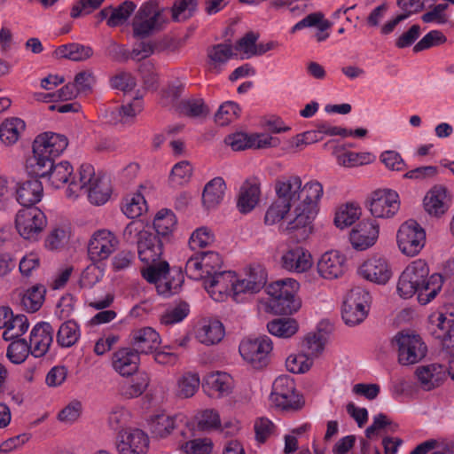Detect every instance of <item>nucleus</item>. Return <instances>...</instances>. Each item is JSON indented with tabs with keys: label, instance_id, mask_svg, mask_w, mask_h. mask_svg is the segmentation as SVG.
Returning a JSON list of instances; mask_svg holds the SVG:
<instances>
[{
	"label": "nucleus",
	"instance_id": "f3484780",
	"mask_svg": "<svg viewBox=\"0 0 454 454\" xmlns=\"http://www.w3.org/2000/svg\"><path fill=\"white\" fill-rule=\"evenodd\" d=\"M358 271L364 278L380 285L386 284L392 276L388 262L380 256L369 258L360 266Z\"/></svg>",
	"mask_w": 454,
	"mask_h": 454
},
{
	"label": "nucleus",
	"instance_id": "6ab92c4d",
	"mask_svg": "<svg viewBox=\"0 0 454 454\" xmlns=\"http://www.w3.org/2000/svg\"><path fill=\"white\" fill-rule=\"evenodd\" d=\"M415 377L419 387L425 391L439 387L446 380V370L440 364L418 366Z\"/></svg>",
	"mask_w": 454,
	"mask_h": 454
},
{
	"label": "nucleus",
	"instance_id": "b1692460",
	"mask_svg": "<svg viewBox=\"0 0 454 454\" xmlns=\"http://www.w3.org/2000/svg\"><path fill=\"white\" fill-rule=\"evenodd\" d=\"M261 183L257 177L247 178L239 189L237 207L239 210L247 214L252 211L257 205L260 195Z\"/></svg>",
	"mask_w": 454,
	"mask_h": 454
},
{
	"label": "nucleus",
	"instance_id": "bf43d9fd",
	"mask_svg": "<svg viewBox=\"0 0 454 454\" xmlns=\"http://www.w3.org/2000/svg\"><path fill=\"white\" fill-rule=\"evenodd\" d=\"M239 106L232 101H227L222 104L215 115V121L224 126L236 120L239 114Z\"/></svg>",
	"mask_w": 454,
	"mask_h": 454
},
{
	"label": "nucleus",
	"instance_id": "c03bdc74",
	"mask_svg": "<svg viewBox=\"0 0 454 454\" xmlns=\"http://www.w3.org/2000/svg\"><path fill=\"white\" fill-rule=\"evenodd\" d=\"M332 27V22L325 19V15L321 12H312L301 20L297 22L291 29L292 33L301 30L306 27H317L321 32L326 31Z\"/></svg>",
	"mask_w": 454,
	"mask_h": 454
},
{
	"label": "nucleus",
	"instance_id": "9b49d317",
	"mask_svg": "<svg viewBox=\"0 0 454 454\" xmlns=\"http://www.w3.org/2000/svg\"><path fill=\"white\" fill-rule=\"evenodd\" d=\"M272 349V343L269 337L262 336L256 339H247L239 345L241 356L254 368H262L267 364L268 356Z\"/></svg>",
	"mask_w": 454,
	"mask_h": 454
},
{
	"label": "nucleus",
	"instance_id": "a878e982",
	"mask_svg": "<svg viewBox=\"0 0 454 454\" xmlns=\"http://www.w3.org/2000/svg\"><path fill=\"white\" fill-rule=\"evenodd\" d=\"M100 177L96 176L95 169L92 165L83 163L81 165L78 171V177L74 175L72 181L67 190V196L70 199H75L79 196L82 191L87 192L90 186L94 184Z\"/></svg>",
	"mask_w": 454,
	"mask_h": 454
},
{
	"label": "nucleus",
	"instance_id": "8fccbe9b",
	"mask_svg": "<svg viewBox=\"0 0 454 454\" xmlns=\"http://www.w3.org/2000/svg\"><path fill=\"white\" fill-rule=\"evenodd\" d=\"M233 55L231 44L219 43L207 50L210 68H217L226 63Z\"/></svg>",
	"mask_w": 454,
	"mask_h": 454
},
{
	"label": "nucleus",
	"instance_id": "72a5a7b5",
	"mask_svg": "<svg viewBox=\"0 0 454 454\" xmlns=\"http://www.w3.org/2000/svg\"><path fill=\"white\" fill-rule=\"evenodd\" d=\"M225 192V183L222 177H215L209 181L203 191V204L207 208L215 207L219 205L223 199Z\"/></svg>",
	"mask_w": 454,
	"mask_h": 454
},
{
	"label": "nucleus",
	"instance_id": "0eeeda50",
	"mask_svg": "<svg viewBox=\"0 0 454 454\" xmlns=\"http://www.w3.org/2000/svg\"><path fill=\"white\" fill-rule=\"evenodd\" d=\"M393 342L397 347L398 362L402 365L417 364L426 356L427 346L419 335L400 333Z\"/></svg>",
	"mask_w": 454,
	"mask_h": 454
},
{
	"label": "nucleus",
	"instance_id": "603ef678",
	"mask_svg": "<svg viewBox=\"0 0 454 454\" xmlns=\"http://www.w3.org/2000/svg\"><path fill=\"white\" fill-rule=\"evenodd\" d=\"M291 207L288 203L276 198L265 213L264 223L267 225L279 223L289 213Z\"/></svg>",
	"mask_w": 454,
	"mask_h": 454
},
{
	"label": "nucleus",
	"instance_id": "680f3d73",
	"mask_svg": "<svg viewBox=\"0 0 454 454\" xmlns=\"http://www.w3.org/2000/svg\"><path fill=\"white\" fill-rule=\"evenodd\" d=\"M313 360L305 353L290 355L286 360V369L293 373H304L312 366Z\"/></svg>",
	"mask_w": 454,
	"mask_h": 454
},
{
	"label": "nucleus",
	"instance_id": "ddd939ff",
	"mask_svg": "<svg viewBox=\"0 0 454 454\" xmlns=\"http://www.w3.org/2000/svg\"><path fill=\"white\" fill-rule=\"evenodd\" d=\"M204 286L210 296L216 301H223L228 296L234 300L236 275L230 270L215 272L204 280Z\"/></svg>",
	"mask_w": 454,
	"mask_h": 454
},
{
	"label": "nucleus",
	"instance_id": "c9c22d12",
	"mask_svg": "<svg viewBox=\"0 0 454 454\" xmlns=\"http://www.w3.org/2000/svg\"><path fill=\"white\" fill-rule=\"evenodd\" d=\"M80 338V329L74 320H67L59 326L56 340L61 348H70L74 346Z\"/></svg>",
	"mask_w": 454,
	"mask_h": 454
},
{
	"label": "nucleus",
	"instance_id": "13d9d810",
	"mask_svg": "<svg viewBox=\"0 0 454 454\" xmlns=\"http://www.w3.org/2000/svg\"><path fill=\"white\" fill-rule=\"evenodd\" d=\"M121 210L129 218H137L147 210L146 201L143 195L136 193L126 200Z\"/></svg>",
	"mask_w": 454,
	"mask_h": 454
},
{
	"label": "nucleus",
	"instance_id": "aec40b11",
	"mask_svg": "<svg viewBox=\"0 0 454 454\" xmlns=\"http://www.w3.org/2000/svg\"><path fill=\"white\" fill-rule=\"evenodd\" d=\"M53 327L50 323L41 322L34 326L30 333L29 345L35 357L43 356L53 341Z\"/></svg>",
	"mask_w": 454,
	"mask_h": 454
},
{
	"label": "nucleus",
	"instance_id": "2f4dec72",
	"mask_svg": "<svg viewBox=\"0 0 454 454\" xmlns=\"http://www.w3.org/2000/svg\"><path fill=\"white\" fill-rule=\"evenodd\" d=\"M442 285L443 278L440 274L434 273L425 278L415 294L418 295L419 302L421 305H426L432 301L442 290Z\"/></svg>",
	"mask_w": 454,
	"mask_h": 454
},
{
	"label": "nucleus",
	"instance_id": "e2e57ef3",
	"mask_svg": "<svg viewBox=\"0 0 454 454\" xmlns=\"http://www.w3.org/2000/svg\"><path fill=\"white\" fill-rule=\"evenodd\" d=\"M147 421L152 426H176L180 424L187 426L184 415L176 414L170 416L162 411H155L149 417Z\"/></svg>",
	"mask_w": 454,
	"mask_h": 454
},
{
	"label": "nucleus",
	"instance_id": "69168bd1",
	"mask_svg": "<svg viewBox=\"0 0 454 454\" xmlns=\"http://www.w3.org/2000/svg\"><path fill=\"white\" fill-rule=\"evenodd\" d=\"M274 405L285 412H292L301 409L304 404L302 397L297 393L293 395H284L283 398L275 397L271 400Z\"/></svg>",
	"mask_w": 454,
	"mask_h": 454
},
{
	"label": "nucleus",
	"instance_id": "9d476101",
	"mask_svg": "<svg viewBox=\"0 0 454 454\" xmlns=\"http://www.w3.org/2000/svg\"><path fill=\"white\" fill-rule=\"evenodd\" d=\"M149 436L140 427H123L118 434L116 449L119 454H146Z\"/></svg>",
	"mask_w": 454,
	"mask_h": 454
},
{
	"label": "nucleus",
	"instance_id": "dca6fc26",
	"mask_svg": "<svg viewBox=\"0 0 454 454\" xmlns=\"http://www.w3.org/2000/svg\"><path fill=\"white\" fill-rule=\"evenodd\" d=\"M437 322L434 334L442 340V349L450 356L448 373L454 380V320L440 314Z\"/></svg>",
	"mask_w": 454,
	"mask_h": 454
},
{
	"label": "nucleus",
	"instance_id": "bb28decb",
	"mask_svg": "<svg viewBox=\"0 0 454 454\" xmlns=\"http://www.w3.org/2000/svg\"><path fill=\"white\" fill-rule=\"evenodd\" d=\"M281 262L284 269L298 273L304 272L312 266L310 254L301 247L288 249L282 255Z\"/></svg>",
	"mask_w": 454,
	"mask_h": 454
},
{
	"label": "nucleus",
	"instance_id": "a18cd8bd",
	"mask_svg": "<svg viewBox=\"0 0 454 454\" xmlns=\"http://www.w3.org/2000/svg\"><path fill=\"white\" fill-rule=\"evenodd\" d=\"M360 207L353 203L341 206L336 212L334 223L338 228L344 229L352 225L360 216Z\"/></svg>",
	"mask_w": 454,
	"mask_h": 454
},
{
	"label": "nucleus",
	"instance_id": "39448f33",
	"mask_svg": "<svg viewBox=\"0 0 454 454\" xmlns=\"http://www.w3.org/2000/svg\"><path fill=\"white\" fill-rule=\"evenodd\" d=\"M46 226V215L36 207H24L16 214L15 228L24 239L37 240Z\"/></svg>",
	"mask_w": 454,
	"mask_h": 454
},
{
	"label": "nucleus",
	"instance_id": "423d86ee",
	"mask_svg": "<svg viewBox=\"0 0 454 454\" xmlns=\"http://www.w3.org/2000/svg\"><path fill=\"white\" fill-rule=\"evenodd\" d=\"M165 23L162 11L156 4H145L133 19V35L135 37L145 38L160 30Z\"/></svg>",
	"mask_w": 454,
	"mask_h": 454
},
{
	"label": "nucleus",
	"instance_id": "393cba45",
	"mask_svg": "<svg viewBox=\"0 0 454 454\" xmlns=\"http://www.w3.org/2000/svg\"><path fill=\"white\" fill-rule=\"evenodd\" d=\"M301 180L298 176L279 177L275 184L277 198L292 207L299 202Z\"/></svg>",
	"mask_w": 454,
	"mask_h": 454
},
{
	"label": "nucleus",
	"instance_id": "c85d7f7f",
	"mask_svg": "<svg viewBox=\"0 0 454 454\" xmlns=\"http://www.w3.org/2000/svg\"><path fill=\"white\" fill-rule=\"evenodd\" d=\"M224 336V327L217 319H203L196 331V338L205 345L219 343Z\"/></svg>",
	"mask_w": 454,
	"mask_h": 454
},
{
	"label": "nucleus",
	"instance_id": "f8f14e48",
	"mask_svg": "<svg viewBox=\"0 0 454 454\" xmlns=\"http://www.w3.org/2000/svg\"><path fill=\"white\" fill-rule=\"evenodd\" d=\"M371 214L378 218L394 216L400 207L399 196L396 192L388 189L374 191L368 200Z\"/></svg>",
	"mask_w": 454,
	"mask_h": 454
},
{
	"label": "nucleus",
	"instance_id": "7ed1b4c3",
	"mask_svg": "<svg viewBox=\"0 0 454 454\" xmlns=\"http://www.w3.org/2000/svg\"><path fill=\"white\" fill-rule=\"evenodd\" d=\"M299 283L292 278L280 279L267 286L270 296L269 307L276 314H292L301 307V301L296 297Z\"/></svg>",
	"mask_w": 454,
	"mask_h": 454
},
{
	"label": "nucleus",
	"instance_id": "e433bc0d",
	"mask_svg": "<svg viewBox=\"0 0 454 454\" xmlns=\"http://www.w3.org/2000/svg\"><path fill=\"white\" fill-rule=\"evenodd\" d=\"M176 224V219L174 213L169 209L160 210L153 220V227L156 236L167 239L172 233Z\"/></svg>",
	"mask_w": 454,
	"mask_h": 454
},
{
	"label": "nucleus",
	"instance_id": "6e6552de",
	"mask_svg": "<svg viewBox=\"0 0 454 454\" xmlns=\"http://www.w3.org/2000/svg\"><path fill=\"white\" fill-rule=\"evenodd\" d=\"M396 238L400 250L408 256H414L425 246L426 232L416 221L409 220L400 226Z\"/></svg>",
	"mask_w": 454,
	"mask_h": 454
},
{
	"label": "nucleus",
	"instance_id": "774afa93",
	"mask_svg": "<svg viewBox=\"0 0 454 454\" xmlns=\"http://www.w3.org/2000/svg\"><path fill=\"white\" fill-rule=\"evenodd\" d=\"M104 276V269L96 263L87 266L82 271L80 284L82 287L90 288L101 280Z\"/></svg>",
	"mask_w": 454,
	"mask_h": 454
},
{
	"label": "nucleus",
	"instance_id": "58836bf2",
	"mask_svg": "<svg viewBox=\"0 0 454 454\" xmlns=\"http://www.w3.org/2000/svg\"><path fill=\"white\" fill-rule=\"evenodd\" d=\"M25 129V122L20 118L6 120L0 126V139L5 145H13Z\"/></svg>",
	"mask_w": 454,
	"mask_h": 454
},
{
	"label": "nucleus",
	"instance_id": "ea45409f",
	"mask_svg": "<svg viewBox=\"0 0 454 454\" xmlns=\"http://www.w3.org/2000/svg\"><path fill=\"white\" fill-rule=\"evenodd\" d=\"M180 114L189 117H204L209 114V108L204 100L200 98H191L182 99L177 105V110Z\"/></svg>",
	"mask_w": 454,
	"mask_h": 454
},
{
	"label": "nucleus",
	"instance_id": "de8ad7c7",
	"mask_svg": "<svg viewBox=\"0 0 454 454\" xmlns=\"http://www.w3.org/2000/svg\"><path fill=\"white\" fill-rule=\"evenodd\" d=\"M148 266L142 269L143 278L149 283L157 285L165 276L169 273V265L166 261H157L156 262L146 263Z\"/></svg>",
	"mask_w": 454,
	"mask_h": 454
},
{
	"label": "nucleus",
	"instance_id": "37998d69",
	"mask_svg": "<svg viewBox=\"0 0 454 454\" xmlns=\"http://www.w3.org/2000/svg\"><path fill=\"white\" fill-rule=\"evenodd\" d=\"M46 289L42 285L29 288L21 298V305L28 312L37 311L43 305Z\"/></svg>",
	"mask_w": 454,
	"mask_h": 454
},
{
	"label": "nucleus",
	"instance_id": "f704fd0d",
	"mask_svg": "<svg viewBox=\"0 0 454 454\" xmlns=\"http://www.w3.org/2000/svg\"><path fill=\"white\" fill-rule=\"evenodd\" d=\"M74 176V168L67 160H62L54 164L47 178L51 185L56 189L64 186L72 181Z\"/></svg>",
	"mask_w": 454,
	"mask_h": 454
},
{
	"label": "nucleus",
	"instance_id": "5701e85b",
	"mask_svg": "<svg viewBox=\"0 0 454 454\" xmlns=\"http://www.w3.org/2000/svg\"><path fill=\"white\" fill-rule=\"evenodd\" d=\"M140 363V356L129 348H119L112 356V365L121 376H130L135 373Z\"/></svg>",
	"mask_w": 454,
	"mask_h": 454
},
{
	"label": "nucleus",
	"instance_id": "f03ea898",
	"mask_svg": "<svg viewBox=\"0 0 454 454\" xmlns=\"http://www.w3.org/2000/svg\"><path fill=\"white\" fill-rule=\"evenodd\" d=\"M129 243H136L139 259L145 263L156 262L163 253L164 241L140 221L130 222L123 231Z\"/></svg>",
	"mask_w": 454,
	"mask_h": 454
},
{
	"label": "nucleus",
	"instance_id": "052dcab7",
	"mask_svg": "<svg viewBox=\"0 0 454 454\" xmlns=\"http://www.w3.org/2000/svg\"><path fill=\"white\" fill-rule=\"evenodd\" d=\"M447 42V37L440 30H432L425 35L413 47L414 52H419Z\"/></svg>",
	"mask_w": 454,
	"mask_h": 454
},
{
	"label": "nucleus",
	"instance_id": "c756f323",
	"mask_svg": "<svg viewBox=\"0 0 454 454\" xmlns=\"http://www.w3.org/2000/svg\"><path fill=\"white\" fill-rule=\"evenodd\" d=\"M203 387L210 395L225 396L231 392L232 379L225 372H212L206 376Z\"/></svg>",
	"mask_w": 454,
	"mask_h": 454
},
{
	"label": "nucleus",
	"instance_id": "864d4df0",
	"mask_svg": "<svg viewBox=\"0 0 454 454\" xmlns=\"http://www.w3.org/2000/svg\"><path fill=\"white\" fill-rule=\"evenodd\" d=\"M136 9V4L131 1H125L117 8H112L111 16L107 20L110 27H115L124 24Z\"/></svg>",
	"mask_w": 454,
	"mask_h": 454
},
{
	"label": "nucleus",
	"instance_id": "6e6d98bb",
	"mask_svg": "<svg viewBox=\"0 0 454 454\" xmlns=\"http://www.w3.org/2000/svg\"><path fill=\"white\" fill-rule=\"evenodd\" d=\"M31 353L30 345L24 339L12 340L7 348V357L13 364H21Z\"/></svg>",
	"mask_w": 454,
	"mask_h": 454
},
{
	"label": "nucleus",
	"instance_id": "473e14b6",
	"mask_svg": "<svg viewBox=\"0 0 454 454\" xmlns=\"http://www.w3.org/2000/svg\"><path fill=\"white\" fill-rule=\"evenodd\" d=\"M33 157L27 161L29 173L38 177H47L54 165V158L38 152L33 145Z\"/></svg>",
	"mask_w": 454,
	"mask_h": 454
},
{
	"label": "nucleus",
	"instance_id": "a19ab883",
	"mask_svg": "<svg viewBox=\"0 0 454 454\" xmlns=\"http://www.w3.org/2000/svg\"><path fill=\"white\" fill-rule=\"evenodd\" d=\"M200 377L197 373L184 372L176 381V395L181 398H190L200 387Z\"/></svg>",
	"mask_w": 454,
	"mask_h": 454
},
{
	"label": "nucleus",
	"instance_id": "f257e3e1",
	"mask_svg": "<svg viewBox=\"0 0 454 454\" xmlns=\"http://www.w3.org/2000/svg\"><path fill=\"white\" fill-rule=\"evenodd\" d=\"M323 192V185L317 180L307 182L301 186L299 202L294 209V218L286 226L281 225L280 231L291 232L309 226L317 214Z\"/></svg>",
	"mask_w": 454,
	"mask_h": 454
},
{
	"label": "nucleus",
	"instance_id": "3c124183",
	"mask_svg": "<svg viewBox=\"0 0 454 454\" xmlns=\"http://www.w3.org/2000/svg\"><path fill=\"white\" fill-rule=\"evenodd\" d=\"M28 326V320L25 315L13 316L3 333V339L6 341L18 339L27 331Z\"/></svg>",
	"mask_w": 454,
	"mask_h": 454
},
{
	"label": "nucleus",
	"instance_id": "4468645a",
	"mask_svg": "<svg viewBox=\"0 0 454 454\" xmlns=\"http://www.w3.org/2000/svg\"><path fill=\"white\" fill-rule=\"evenodd\" d=\"M119 240L112 231L102 229L95 231L88 244V254L91 261L107 259L118 247Z\"/></svg>",
	"mask_w": 454,
	"mask_h": 454
},
{
	"label": "nucleus",
	"instance_id": "1a4fd4ad",
	"mask_svg": "<svg viewBox=\"0 0 454 454\" xmlns=\"http://www.w3.org/2000/svg\"><path fill=\"white\" fill-rule=\"evenodd\" d=\"M429 274L427 262L423 260H416L410 263L401 274L397 283V292L404 299L412 297L424 278Z\"/></svg>",
	"mask_w": 454,
	"mask_h": 454
},
{
	"label": "nucleus",
	"instance_id": "09e8293b",
	"mask_svg": "<svg viewBox=\"0 0 454 454\" xmlns=\"http://www.w3.org/2000/svg\"><path fill=\"white\" fill-rule=\"evenodd\" d=\"M198 0H176L171 15L174 21L181 22L192 17L197 10Z\"/></svg>",
	"mask_w": 454,
	"mask_h": 454
},
{
	"label": "nucleus",
	"instance_id": "20e7f679",
	"mask_svg": "<svg viewBox=\"0 0 454 454\" xmlns=\"http://www.w3.org/2000/svg\"><path fill=\"white\" fill-rule=\"evenodd\" d=\"M371 295L365 289L356 286L347 294L342 305V318L348 325L362 323L368 315Z\"/></svg>",
	"mask_w": 454,
	"mask_h": 454
},
{
	"label": "nucleus",
	"instance_id": "49530a36",
	"mask_svg": "<svg viewBox=\"0 0 454 454\" xmlns=\"http://www.w3.org/2000/svg\"><path fill=\"white\" fill-rule=\"evenodd\" d=\"M86 193L92 204L99 206L108 200L111 194V187L107 180L99 178L97 182H94L92 186L87 189Z\"/></svg>",
	"mask_w": 454,
	"mask_h": 454
},
{
	"label": "nucleus",
	"instance_id": "4d7b16f0",
	"mask_svg": "<svg viewBox=\"0 0 454 454\" xmlns=\"http://www.w3.org/2000/svg\"><path fill=\"white\" fill-rule=\"evenodd\" d=\"M215 242V235L207 227L196 229L189 239V247L192 250H199L210 247Z\"/></svg>",
	"mask_w": 454,
	"mask_h": 454
},
{
	"label": "nucleus",
	"instance_id": "4c0bfd02",
	"mask_svg": "<svg viewBox=\"0 0 454 454\" xmlns=\"http://www.w3.org/2000/svg\"><path fill=\"white\" fill-rule=\"evenodd\" d=\"M267 329L272 335L280 338H290L298 331V323L289 317L274 319L267 324Z\"/></svg>",
	"mask_w": 454,
	"mask_h": 454
},
{
	"label": "nucleus",
	"instance_id": "79ce46f5",
	"mask_svg": "<svg viewBox=\"0 0 454 454\" xmlns=\"http://www.w3.org/2000/svg\"><path fill=\"white\" fill-rule=\"evenodd\" d=\"M56 54L59 58H65L74 61H82L91 57L93 51L89 46L70 43L59 47L56 50Z\"/></svg>",
	"mask_w": 454,
	"mask_h": 454
},
{
	"label": "nucleus",
	"instance_id": "a211bd4d",
	"mask_svg": "<svg viewBox=\"0 0 454 454\" xmlns=\"http://www.w3.org/2000/svg\"><path fill=\"white\" fill-rule=\"evenodd\" d=\"M379 237V224L374 220L363 221L353 229L349 240L356 250H365L374 245Z\"/></svg>",
	"mask_w": 454,
	"mask_h": 454
},
{
	"label": "nucleus",
	"instance_id": "0e129e2a",
	"mask_svg": "<svg viewBox=\"0 0 454 454\" xmlns=\"http://www.w3.org/2000/svg\"><path fill=\"white\" fill-rule=\"evenodd\" d=\"M325 343L322 336L317 333L308 334L301 344L302 352L311 359L318 356L324 350Z\"/></svg>",
	"mask_w": 454,
	"mask_h": 454
},
{
	"label": "nucleus",
	"instance_id": "4be33fe9",
	"mask_svg": "<svg viewBox=\"0 0 454 454\" xmlns=\"http://www.w3.org/2000/svg\"><path fill=\"white\" fill-rule=\"evenodd\" d=\"M33 145L37 148L38 152L56 158L67 149L68 140L64 135L44 132L35 137Z\"/></svg>",
	"mask_w": 454,
	"mask_h": 454
},
{
	"label": "nucleus",
	"instance_id": "7c9ffc66",
	"mask_svg": "<svg viewBox=\"0 0 454 454\" xmlns=\"http://www.w3.org/2000/svg\"><path fill=\"white\" fill-rule=\"evenodd\" d=\"M425 210L431 215L441 216L448 210L447 191L442 186H434L424 199Z\"/></svg>",
	"mask_w": 454,
	"mask_h": 454
},
{
	"label": "nucleus",
	"instance_id": "2eb2a0df",
	"mask_svg": "<svg viewBox=\"0 0 454 454\" xmlns=\"http://www.w3.org/2000/svg\"><path fill=\"white\" fill-rule=\"evenodd\" d=\"M160 342V334L152 327L135 329L129 334L130 348L139 356L153 354Z\"/></svg>",
	"mask_w": 454,
	"mask_h": 454
},
{
	"label": "nucleus",
	"instance_id": "cd10ccee",
	"mask_svg": "<svg viewBox=\"0 0 454 454\" xmlns=\"http://www.w3.org/2000/svg\"><path fill=\"white\" fill-rule=\"evenodd\" d=\"M43 195V187L38 179H30L18 184L17 201L25 207H33L41 201Z\"/></svg>",
	"mask_w": 454,
	"mask_h": 454
},
{
	"label": "nucleus",
	"instance_id": "338daca9",
	"mask_svg": "<svg viewBox=\"0 0 454 454\" xmlns=\"http://www.w3.org/2000/svg\"><path fill=\"white\" fill-rule=\"evenodd\" d=\"M189 314V306L182 302L167 310L160 317V323L165 325H174L184 320Z\"/></svg>",
	"mask_w": 454,
	"mask_h": 454
},
{
	"label": "nucleus",
	"instance_id": "412c9836",
	"mask_svg": "<svg viewBox=\"0 0 454 454\" xmlns=\"http://www.w3.org/2000/svg\"><path fill=\"white\" fill-rule=\"evenodd\" d=\"M346 268V259L338 251H328L321 255L317 262V271L326 279H334L340 277Z\"/></svg>",
	"mask_w": 454,
	"mask_h": 454
},
{
	"label": "nucleus",
	"instance_id": "5fc2aeb1",
	"mask_svg": "<svg viewBox=\"0 0 454 454\" xmlns=\"http://www.w3.org/2000/svg\"><path fill=\"white\" fill-rule=\"evenodd\" d=\"M180 450L185 454H210L213 442L210 438H194L180 443Z\"/></svg>",
	"mask_w": 454,
	"mask_h": 454
}]
</instances>
